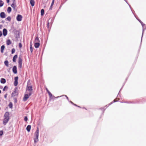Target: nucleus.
<instances>
[{
  "mask_svg": "<svg viewBox=\"0 0 146 146\" xmlns=\"http://www.w3.org/2000/svg\"><path fill=\"white\" fill-rule=\"evenodd\" d=\"M27 120H28V118H27V117L25 116L24 118V120L25 121H27Z\"/></svg>",
  "mask_w": 146,
  "mask_h": 146,
  "instance_id": "72a5a7b5",
  "label": "nucleus"
},
{
  "mask_svg": "<svg viewBox=\"0 0 146 146\" xmlns=\"http://www.w3.org/2000/svg\"><path fill=\"white\" fill-rule=\"evenodd\" d=\"M22 59L21 57H19V59H18V67L19 68L21 69L22 68Z\"/></svg>",
  "mask_w": 146,
  "mask_h": 146,
  "instance_id": "20e7f679",
  "label": "nucleus"
},
{
  "mask_svg": "<svg viewBox=\"0 0 146 146\" xmlns=\"http://www.w3.org/2000/svg\"><path fill=\"white\" fill-rule=\"evenodd\" d=\"M54 0H52L51 4V6H52L53 5L54 3Z\"/></svg>",
  "mask_w": 146,
  "mask_h": 146,
  "instance_id": "c9c22d12",
  "label": "nucleus"
},
{
  "mask_svg": "<svg viewBox=\"0 0 146 146\" xmlns=\"http://www.w3.org/2000/svg\"><path fill=\"white\" fill-rule=\"evenodd\" d=\"M8 88V87L7 86H5L4 87V88H3V91H5V89H7Z\"/></svg>",
  "mask_w": 146,
  "mask_h": 146,
  "instance_id": "473e14b6",
  "label": "nucleus"
},
{
  "mask_svg": "<svg viewBox=\"0 0 146 146\" xmlns=\"http://www.w3.org/2000/svg\"><path fill=\"white\" fill-rule=\"evenodd\" d=\"M9 120V119H5L4 118L3 121V124L4 125H5L8 122Z\"/></svg>",
  "mask_w": 146,
  "mask_h": 146,
  "instance_id": "f8f14e48",
  "label": "nucleus"
},
{
  "mask_svg": "<svg viewBox=\"0 0 146 146\" xmlns=\"http://www.w3.org/2000/svg\"><path fill=\"white\" fill-rule=\"evenodd\" d=\"M4 64H5V65L7 66V67H8V66H9V65H8V64H9V62H8V61H7V60H5V61L4 62Z\"/></svg>",
  "mask_w": 146,
  "mask_h": 146,
  "instance_id": "412c9836",
  "label": "nucleus"
},
{
  "mask_svg": "<svg viewBox=\"0 0 146 146\" xmlns=\"http://www.w3.org/2000/svg\"><path fill=\"white\" fill-rule=\"evenodd\" d=\"M13 0V3L14 4H16L15 0Z\"/></svg>",
  "mask_w": 146,
  "mask_h": 146,
  "instance_id": "79ce46f5",
  "label": "nucleus"
},
{
  "mask_svg": "<svg viewBox=\"0 0 146 146\" xmlns=\"http://www.w3.org/2000/svg\"><path fill=\"white\" fill-rule=\"evenodd\" d=\"M117 101H116L115 100H113V102H115Z\"/></svg>",
  "mask_w": 146,
  "mask_h": 146,
  "instance_id": "3c124183",
  "label": "nucleus"
},
{
  "mask_svg": "<svg viewBox=\"0 0 146 146\" xmlns=\"http://www.w3.org/2000/svg\"><path fill=\"white\" fill-rule=\"evenodd\" d=\"M11 6L14 9H15V7H16V4L12 3L11 5Z\"/></svg>",
  "mask_w": 146,
  "mask_h": 146,
  "instance_id": "a878e982",
  "label": "nucleus"
},
{
  "mask_svg": "<svg viewBox=\"0 0 146 146\" xmlns=\"http://www.w3.org/2000/svg\"><path fill=\"white\" fill-rule=\"evenodd\" d=\"M5 48V46L4 45H2L1 48V52L3 53V52Z\"/></svg>",
  "mask_w": 146,
  "mask_h": 146,
  "instance_id": "2eb2a0df",
  "label": "nucleus"
},
{
  "mask_svg": "<svg viewBox=\"0 0 146 146\" xmlns=\"http://www.w3.org/2000/svg\"><path fill=\"white\" fill-rule=\"evenodd\" d=\"M3 132L2 130L0 131V136H2L3 134Z\"/></svg>",
  "mask_w": 146,
  "mask_h": 146,
  "instance_id": "c756f323",
  "label": "nucleus"
},
{
  "mask_svg": "<svg viewBox=\"0 0 146 146\" xmlns=\"http://www.w3.org/2000/svg\"><path fill=\"white\" fill-rule=\"evenodd\" d=\"M31 127V126L30 125H29L27 126L26 129L28 132H29L30 131Z\"/></svg>",
  "mask_w": 146,
  "mask_h": 146,
  "instance_id": "a211bd4d",
  "label": "nucleus"
},
{
  "mask_svg": "<svg viewBox=\"0 0 146 146\" xmlns=\"http://www.w3.org/2000/svg\"><path fill=\"white\" fill-rule=\"evenodd\" d=\"M15 49H14V48H13L12 49V50H11V53L12 54L14 53H15Z\"/></svg>",
  "mask_w": 146,
  "mask_h": 146,
  "instance_id": "c85d7f7f",
  "label": "nucleus"
},
{
  "mask_svg": "<svg viewBox=\"0 0 146 146\" xmlns=\"http://www.w3.org/2000/svg\"><path fill=\"white\" fill-rule=\"evenodd\" d=\"M46 91H47V92H48H48H50V91L48 90V89H47V88L46 89Z\"/></svg>",
  "mask_w": 146,
  "mask_h": 146,
  "instance_id": "de8ad7c7",
  "label": "nucleus"
},
{
  "mask_svg": "<svg viewBox=\"0 0 146 146\" xmlns=\"http://www.w3.org/2000/svg\"><path fill=\"white\" fill-rule=\"evenodd\" d=\"M9 114L8 112H6L4 115V118L9 119Z\"/></svg>",
  "mask_w": 146,
  "mask_h": 146,
  "instance_id": "39448f33",
  "label": "nucleus"
},
{
  "mask_svg": "<svg viewBox=\"0 0 146 146\" xmlns=\"http://www.w3.org/2000/svg\"><path fill=\"white\" fill-rule=\"evenodd\" d=\"M113 102H111L110 104H109V105H111V104H113Z\"/></svg>",
  "mask_w": 146,
  "mask_h": 146,
  "instance_id": "09e8293b",
  "label": "nucleus"
},
{
  "mask_svg": "<svg viewBox=\"0 0 146 146\" xmlns=\"http://www.w3.org/2000/svg\"><path fill=\"white\" fill-rule=\"evenodd\" d=\"M128 4V5H129V7L130 8V9H131V10H132V9H131V7L130 5H129ZM131 11H132V12H133V11H132V10H131Z\"/></svg>",
  "mask_w": 146,
  "mask_h": 146,
  "instance_id": "a18cd8bd",
  "label": "nucleus"
},
{
  "mask_svg": "<svg viewBox=\"0 0 146 146\" xmlns=\"http://www.w3.org/2000/svg\"><path fill=\"white\" fill-rule=\"evenodd\" d=\"M0 17L2 18H5V14L3 12H2L0 14Z\"/></svg>",
  "mask_w": 146,
  "mask_h": 146,
  "instance_id": "ddd939ff",
  "label": "nucleus"
},
{
  "mask_svg": "<svg viewBox=\"0 0 146 146\" xmlns=\"http://www.w3.org/2000/svg\"><path fill=\"white\" fill-rule=\"evenodd\" d=\"M135 17L136 18V19L138 20L139 22L140 23H141L142 21L139 19H137L136 17L135 16Z\"/></svg>",
  "mask_w": 146,
  "mask_h": 146,
  "instance_id": "c03bdc74",
  "label": "nucleus"
},
{
  "mask_svg": "<svg viewBox=\"0 0 146 146\" xmlns=\"http://www.w3.org/2000/svg\"><path fill=\"white\" fill-rule=\"evenodd\" d=\"M18 79V76H16L15 78V81L14 84V85L15 86H16L17 85Z\"/></svg>",
  "mask_w": 146,
  "mask_h": 146,
  "instance_id": "6e6552de",
  "label": "nucleus"
},
{
  "mask_svg": "<svg viewBox=\"0 0 146 146\" xmlns=\"http://www.w3.org/2000/svg\"><path fill=\"white\" fill-rule=\"evenodd\" d=\"M30 3L32 6L33 7L34 6L35 3V2L34 0H30Z\"/></svg>",
  "mask_w": 146,
  "mask_h": 146,
  "instance_id": "dca6fc26",
  "label": "nucleus"
},
{
  "mask_svg": "<svg viewBox=\"0 0 146 146\" xmlns=\"http://www.w3.org/2000/svg\"><path fill=\"white\" fill-rule=\"evenodd\" d=\"M48 94L49 97L50 99L52 98L53 97L54 98H58L61 97V96H58L56 97H55L54 96H53L52 95V94H51V93L50 92H48Z\"/></svg>",
  "mask_w": 146,
  "mask_h": 146,
  "instance_id": "1a4fd4ad",
  "label": "nucleus"
},
{
  "mask_svg": "<svg viewBox=\"0 0 146 146\" xmlns=\"http://www.w3.org/2000/svg\"><path fill=\"white\" fill-rule=\"evenodd\" d=\"M44 9H42L41 10V15L43 16L44 14Z\"/></svg>",
  "mask_w": 146,
  "mask_h": 146,
  "instance_id": "bb28decb",
  "label": "nucleus"
},
{
  "mask_svg": "<svg viewBox=\"0 0 146 146\" xmlns=\"http://www.w3.org/2000/svg\"><path fill=\"white\" fill-rule=\"evenodd\" d=\"M2 35V32L0 31V37Z\"/></svg>",
  "mask_w": 146,
  "mask_h": 146,
  "instance_id": "a19ab883",
  "label": "nucleus"
},
{
  "mask_svg": "<svg viewBox=\"0 0 146 146\" xmlns=\"http://www.w3.org/2000/svg\"><path fill=\"white\" fill-rule=\"evenodd\" d=\"M0 82L1 83L5 84L6 82V81L5 79L1 78V79Z\"/></svg>",
  "mask_w": 146,
  "mask_h": 146,
  "instance_id": "f3484780",
  "label": "nucleus"
},
{
  "mask_svg": "<svg viewBox=\"0 0 146 146\" xmlns=\"http://www.w3.org/2000/svg\"><path fill=\"white\" fill-rule=\"evenodd\" d=\"M35 42H40L39 39L38 37H36L35 40Z\"/></svg>",
  "mask_w": 146,
  "mask_h": 146,
  "instance_id": "4be33fe9",
  "label": "nucleus"
},
{
  "mask_svg": "<svg viewBox=\"0 0 146 146\" xmlns=\"http://www.w3.org/2000/svg\"><path fill=\"white\" fill-rule=\"evenodd\" d=\"M3 35L4 36H6L7 33V30L5 29H4L3 30Z\"/></svg>",
  "mask_w": 146,
  "mask_h": 146,
  "instance_id": "9d476101",
  "label": "nucleus"
},
{
  "mask_svg": "<svg viewBox=\"0 0 146 146\" xmlns=\"http://www.w3.org/2000/svg\"><path fill=\"white\" fill-rule=\"evenodd\" d=\"M7 94H5L4 95V97L5 98H7Z\"/></svg>",
  "mask_w": 146,
  "mask_h": 146,
  "instance_id": "58836bf2",
  "label": "nucleus"
},
{
  "mask_svg": "<svg viewBox=\"0 0 146 146\" xmlns=\"http://www.w3.org/2000/svg\"><path fill=\"white\" fill-rule=\"evenodd\" d=\"M40 45V43L39 42H35L34 44V46L35 48H37L39 47Z\"/></svg>",
  "mask_w": 146,
  "mask_h": 146,
  "instance_id": "4468645a",
  "label": "nucleus"
},
{
  "mask_svg": "<svg viewBox=\"0 0 146 146\" xmlns=\"http://www.w3.org/2000/svg\"><path fill=\"white\" fill-rule=\"evenodd\" d=\"M125 1H126V2L128 4V3H127V2L125 0Z\"/></svg>",
  "mask_w": 146,
  "mask_h": 146,
  "instance_id": "864d4df0",
  "label": "nucleus"
},
{
  "mask_svg": "<svg viewBox=\"0 0 146 146\" xmlns=\"http://www.w3.org/2000/svg\"><path fill=\"white\" fill-rule=\"evenodd\" d=\"M29 80L27 84V86L26 91L29 92H32L33 90L32 86H30L29 84L30 83L29 82Z\"/></svg>",
  "mask_w": 146,
  "mask_h": 146,
  "instance_id": "f03ea898",
  "label": "nucleus"
},
{
  "mask_svg": "<svg viewBox=\"0 0 146 146\" xmlns=\"http://www.w3.org/2000/svg\"><path fill=\"white\" fill-rule=\"evenodd\" d=\"M17 58V55L16 54L15 55L13 58V62H16V59Z\"/></svg>",
  "mask_w": 146,
  "mask_h": 146,
  "instance_id": "6ab92c4d",
  "label": "nucleus"
},
{
  "mask_svg": "<svg viewBox=\"0 0 146 146\" xmlns=\"http://www.w3.org/2000/svg\"><path fill=\"white\" fill-rule=\"evenodd\" d=\"M6 19L9 21H11V17H9V16L7 18H6Z\"/></svg>",
  "mask_w": 146,
  "mask_h": 146,
  "instance_id": "7c9ffc66",
  "label": "nucleus"
},
{
  "mask_svg": "<svg viewBox=\"0 0 146 146\" xmlns=\"http://www.w3.org/2000/svg\"><path fill=\"white\" fill-rule=\"evenodd\" d=\"M19 47L21 48L22 47V44L21 43H20L19 44Z\"/></svg>",
  "mask_w": 146,
  "mask_h": 146,
  "instance_id": "f704fd0d",
  "label": "nucleus"
},
{
  "mask_svg": "<svg viewBox=\"0 0 146 146\" xmlns=\"http://www.w3.org/2000/svg\"><path fill=\"white\" fill-rule=\"evenodd\" d=\"M32 94V92H27V94H25L24 98H23V101H26L29 98V97Z\"/></svg>",
  "mask_w": 146,
  "mask_h": 146,
  "instance_id": "7ed1b4c3",
  "label": "nucleus"
},
{
  "mask_svg": "<svg viewBox=\"0 0 146 146\" xmlns=\"http://www.w3.org/2000/svg\"><path fill=\"white\" fill-rule=\"evenodd\" d=\"M11 11V8L10 7H9L7 8V11L8 13H9Z\"/></svg>",
  "mask_w": 146,
  "mask_h": 146,
  "instance_id": "b1692460",
  "label": "nucleus"
},
{
  "mask_svg": "<svg viewBox=\"0 0 146 146\" xmlns=\"http://www.w3.org/2000/svg\"><path fill=\"white\" fill-rule=\"evenodd\" d=\"M39 130L38 128L37 127V129L35 133V138L34 139V142L36 143L38 141V137L39 136Z\"/></svg>",
  "mask_w": 146,
  "mask_h": 146,
  "instance_id": "f257e3e1",
  "label": "nucleus"
},
{
  "mask_svg": "<svg viewBox=\"0 0 146 146\" xmlns=\"http://www.w3.org/2000/svg\"><path fill=\"white\" fill-rule=\"evenodd\" d=\"M49 22H48L47 24V27L48 28H49Z\"/></svg>",
  "mask_w": 146,
  "mask_h": 146,
  "instance_id": "ea45409f",
  "label": "nucleus"
},
{
  "mask_svg": "<svg viewBox=\"0 0 146 146\" xmlns=\"http://www.w3.org/2000/svg\"><path fill=\"white\" fill-rule=\"evenodd\" d=\"M52 6H51H51L50 7L49 9L50 10H51L52 9Z\"/></svg>",
  "mask_w": 146,
  "mask_h": 146,
  "instance_id": "49530a36",
  "label": "nucleus"
},
{
  "mask_svg": "<svg viewBox=\"0 0 146 146\" xmlns=\"http://www.w3.org/2000/svg\"><path fill=\"white\" fill-rule=\"evenodd\" d=\"M9 107L10 108H13V104L12 102H10L9 104Z\"/></svg>",
  "mask_w": 146,
  "mask_h": 146,
  "instance_id": "393cba45",
  "label": "nucleus"
},
{
  "mask_svg": "<svg viewBox=\"0 0 146 146\" xmlns=\"http://www.w3.org/2000/svg\"><path fill=\"white\" fill-rule=\"evenodd\" d=\"M143 31H144V30H143V33H142V35L141 41H142V38L143 35Z\"/></svg>",
  "mask_w": 146,
  "mask_h": 146,
  "instance_id": "37998d69",
  "label": "nucleus"
},
{
  "mask_svg": "<svg viewBox=\"0 0 146 146\" xmlns=\"http://www.w3.org/2000/svg\"><path fill=\"white\" fill-rule=\"evenodd\" d=\"M14 100H15V102H17V99L16 98H15L14 99Z\"/></svg>",
  "mask_w": 146,
  "mask_h": 146,
  "instance_id": "603ef678",
  "label": "nucleus"
},
{
  "mask_svg": "<svg viewBox=\"0 0 146 146\" xmlns=\"http://www.w3.org/2000/svg\"><path fill=\"white\" fill-rule=\"evenodd\" d=\"M4 4V2L1 0H0V7L3 6Z\"/></svg>",
  "mask_w": 146,
  "mask_h": 146,
  "instance_id": "5701e85b",
  "label": "nucleus"
},
{
  "mask_svg": "<svg viewBox=\"0 0 146 146\" xmlns=\"http://www.w3.org/2000/svg\"><path fill=\"white\" fill-rule=\"evenodd\" d=\"M6 44L7 45H9L11 44V40L10 39L7 40L6 41Z\"/></svg>",
  "mask_w": 146,
  "mask_h": 146,
  "instance_id": "aec40b11",
  "label": "nucleus"
},
{
  "mask_svg": "<svg viewBox=\"0 0 146 146\" xmlns=\"http://www.w3.org/2000/svg\"><path fill=\"white\" fill-rule=\"evenodd\" d=\"M13 71L14 74H16L17 72V67L16 66H14L13 68Z\"/></svg>",
  "mask_w": 146,
  "mask_h": 146,
  "instance_id": "9b49d317",
  "label": "nucleus"
},
{
  "mask_svg": "<svg viewBox=\"0 0 146 146\" xmlns=\"http://www.w3.org/2000/svg\"><path fill=\"white\" fill-rule=\"evenodd\" d=\"M18 92L16 90V89L12 93L11 95L12 96H15L18 95Z\"/></svg>",
  "mask_w": 146,
  "mask_h": 146,
  "instance_id": "423d86ee",
  "label": "nucleus"
},
{
  "mask_svg": "<svg viewBox=\"0 0 146 146\" xmlns=\"http://www.w3.org/2000/svg\"><path fill=\"white\" fill-rule=\"evenodd\" d=\"M1 90H0V94L1 93Z\"/></svg>",
  "mask_w": 146,
  "mask_h": 146,
  "instance_id": "5fc2aeb1",
  "label": "nucleus"
},
{
  "mask_svg": "<svg viewBox=\"0 0 146 146\" xmlns=\"http://www.w3.org/2000/svg\"><path fill=\"white\" fill-rule=\"evenodd\" d=\"M73 105H74L76 106H78V107H80L79 106H77V105H76V104H74L72 102V101H69Z\"/></svg>",
  "mask_w": 146,
  "mask_h": 146,
  "instance_id": "2f4dec72",
  "label": "nucleus"
},
{
  "mask_svg": "<svg viewBox=\"0 0 146 146\" xmlns=\"http://www.w3.org/2000/svg\"><path fill=\"white\" fill-rule=\"evenodd\" d=\"M140 23H141L143 27L145 25V24H143L142 22H141Z\"/></svg>",
  "mask_w": 146,
  "mask_h": 146,
  "instance_id": "4c0bfd02",
  "label": "nucleus"
},
{
  "mask_svg": "<svg viewBox=\"0 0 146 146\" xmlns=\"http://www.w3.org/2000/svg\"><path fill=\"white\" fill-rule=\"evenodd\" d=\"M30 49L31 50V52H32L33 51V48L32 46V45L31 44H30Z\"/></svg>",
  "mask_w": 146,
  "mask_h": 146,
  "instance_id": "cd10ccee",
  "label": "nucleus"
},
{
  "mask_svg": "<svg viewBox=\"0 0 146 146\" xmlns=\"http://www.w3.org/2000/svg\"><path fill=\"white\" fill-rule=\"evenodd\" d=\"M65 96L66 97V98L68 100V101H69L68 98L66 95H63L62 96Z\"/></svg>",
  "mask_w": 146,
  "mask_h": 146,
  "instance_id": "e433bc0d",
  "label": "nucleus"
},
{
  "mask_svg": "<svg viewBox=\"0 0 146 146\" xmlns=\"http://www.w3.org/2000/svg\"><path fill=\"white\" fill-rule=\"evenodd\" d=\"M22 16L20 15H18L16 19L17 20L19 21H21L22 20Z\"/></svg>",
  "mask_w": 146,
  "mask_h": 146,
  "instance_id": "0eeeda50",
  "label": "nucleus"
},
{
  "mask_svg": "<svg viewBox=\"0 0 146 146\" xmlns=\"http://www.w3.org/2000/svg\"><path fill=\"white\" fill-rule=\"evenodd\" d=\"M10 0H7V3H9V2Z\"/></svg>",
  "mask_w": 146,
  "mask_h": 146,
  "instance_id": "8fccbe9b",
  "label": "nucleus"
}]
</instances>
